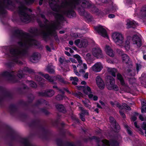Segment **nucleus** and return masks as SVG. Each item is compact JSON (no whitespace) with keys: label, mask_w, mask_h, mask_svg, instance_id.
<instances>
[{"label":"nucleus","mask_w":146,"mask_h":146,"mask_svg":"<svg viewBox=\"0 0 146 146\" xmlns=\"http://www.w3.org/2000/svg\"><path fill=\"white\" fill-rule=\"evenodd\" d=\"M59 61L61 63H62L64 61V58L60 57L59 59Z\"/></svg>","instance_id":"obj_54"},{"label":"nucleus","mask_w":146,"mask_h":146,"mask_svg":"<svg viewBox=\"0 0 146 146\" xmlns=\"http://www.w3.org/2000/svg\"><path fill=\"white\" fill-rule=\"evenodd\" d=\"M88 73L86 72L85 75H84V77L86 78H88Z\"/></svg>","instance_id":"obj_60"},{"label":"nucleus","mask_w":146,"mask_h":146,"mask_svg":"<svg viewBox=\"0 0 146 146\" xmlns=\"http://www.w3.org/2000/svg\"><path fill=\"white\" fill-rule=\"evenodd\" d=\"M79 110L81 111L82 113H80V116L83 121H85V119L84 118V115H88L89 113L88 111L86 110H85L82 107H79Z\"/></svg>","instance_id":"obj_18"},{"label":"nucleus","mask_w":146,"mask_h":146,"mask_svg":"<svg viewBox=\"0 0 146 146\" xmlns=\"http://www.w3.org/2000/svg\"><path fill=\"white\" fill-rule=\"evenodd\" d=\"M28 11H31L30 9L27 8L23 5H21L19 7V13L21 20L27 23L30 22L32 20L31 17L27 13Z\"/></svg>","instance_id":"obj_3"},{"label":"nucleus","mask_w":146,"mask_h":146,"mask_svg":"<svg viewBox=\"0 0 146 146\" xmlns=\"http://www.w3.org/2000/svg\"><path fill=\"white\" fill-rule=\"evenodd\" d=\"M56 108L59 111L61 112H63L64 110V106L61 104H57L56 106Z\"/></svg>","instance_id":"obj_32"},{"label":"nucleus","mask_w":146,"mask_h":146,"mask_svg":"<svg viewBox=\"0 0 146 146\" xmlns=\"http://www.w3.org/2000/svg\"><path fill=\"white\" fill-rule=\"evenodd\" d=\"M92 55L98 59L103 58L104 55L101 48L98 46L94 47L92 50Z\"/></svg>","instance_id":"obj_8"},{"label":"nucleus","mask_w":146,"mask_h":146,"mask_svg":"<svg viewBox=\"0 0 146 146\" xmlns=\"http://www.w3.org/2000/svg\"><path fill=\"white\" fill-rule=\"evenodd\" d=\"M82 70H86L87 68V66L85 63H82Z\"/></svg>","instance_id":"obj_53"},{"label":"nucleus","mask_w":146,"mask_h":146,"mask_svg":"<svg viewBox=\"0 0 146 146\" xmlns=\"http://www.w3.org/2000/svg\"><path fill=\"white\" fill-rule=\"evenodd\" d=\"M35 79L37 81H38L39 82L41 83L42 82H40V81H42V82H43V81L44 80V79L41 78L40 76L39 77L38 76H35Z\"/></svg>","instance_id":"obj_44"},{"label":"nucleus","mask_w":146,"mask_h":146,"mask_svg":"<svg viewBox=\"0 0 146 146\" xmlns=\"http://www.w3.org/2000/svg\"><path fill=\"white\" fill-rule=\"evenodd\" d=\"M105 50L107 54L111 57H113L114 54L112 49L109 46L106 45L105 48Z\"/></svg>","instance_id":"obj_19"},{"label":"nucleus","mask_w":146,"mask_h":146,"mask_svg":"<svg viewBox=\"0 0 146 146\" xmlns=\"http://www.w3.org/2000/svg\"><path fill=\"white\" fill-rule=\"evenodd\" d=\"M97 84L98 87L100 89H103L105 86L104 83L100 77L97 76L96 78Z\"/></svg>","instance_id":"obj_15"},{"label":"nucleus","mask_w":146,"mask_h":146,"mask_svg":"<svg viewBox=\"0 0 146 146\" xmlns=\"http://www.w3.org/2000/svg\"><path fill=\"white\" fill-rule=\"evenodd\" d=\"M67 98L66 97H64L63 95H58L56 97V99L58 100H60L64 98Z\"/></svg>","instance_id":"obj_36"},{"label":"nucleus","mask_w":146,"mask_h":146,"mask_svg":"<svg viewBox=\"0 0 146 146\" xmlns=\"http://www.w3.org/2000/svg\"><path fill=\"white\" fill-rule=\"evenodd\" d=\"M22 142L25 146H33V145L29 142L27 139H23Z\"/></svg>","instance_id":"obj_28"},{"label":"nucleus","mask_w":146,"mask_h":146,"mask_svg":"<svg viewBox=\"0 0 146 146\" xmlns=\"http://www.w3.org/2000/svg\"><path fill=\"white\" fill-rule=\"evenodd\" d=\"M74 43L77 47L79 48L85 47L88 44V40L85 38H81L76 40Z\"/></svg>","instance_id":"obj_10"},{"label":"nucleus","mask_w":146,"mask_h":146,"mask_svg":"<svg viewBox=\"0 0 146 146\" xmlns=\"http://www.w3.org/2000/svg\"><path fill=\"white\" fill-rule=\"evenodd\" d=\"M112 38L114 42L117 45L120 46L124 45L125 40L124 36L121 33L114 32L112 34Z\"/></svg>","instance_id":"obj_4"},{"label":"nucleus","mask_w":146,"mask_h":146,"mask_svg":"<svg viewBox=\"0 0 146 146\" xmlns=\"http://www.w3.org/2000/svg\"><path fill=\"white\" fill-rule=\"evenodd\" d=\"M108 72L114 77L116 76L115 73L117 72V70L114 68L107 67Z\"/></svg>","instance_id":"obj_21"},{"label":"nucleus","mask_w":146,"mask_h":146,"mask_svg":"<svg viewBox=\"0 0 146 146\" xmlns=\"http://www.w3.org/2000/svg\"><path fill=\"white\" fill-rule=\"evenodd\" d=\"M124 127L126 129L128 133L129 134L131 135L132 134V131L131 130V128L129 127L127 125H124Z\"/></svg>","instance_id":"obj_39"},{"label":"nucleus","mask_w":146,"mask_h":146,"mask_svg":"<svg viewBox=\"0 0 146 146\" xmlns=\"http://www.w3.org/2000/svg\"><path fill=\"white\" fill-rule=\"evenodd\" d=\"M138 115L137 113H135V115L132 116L131 117V119L132 121H135L137 119V116Z\"/></svg>","instance_id":"obj_48"},{"label":"nucleus","mask_w":146,"mask_h":146,"mask_svg":"<svg viewBox=\"0 0 146 146\" xmlns=\"http://www.w3.org/2000/svg\"><path fill=\"white\" fill-rule=\"evenodd\" d=\"M54 67L52 66H48L46 68V70L50 73H52L54 72Z\"/></svg>","instance_id":"obj_29"},{"label":"nucleus","mask_w":146,"mask_h":146,"mask_svg":"<svg viewBox=\"0 0 146 146\" xmlns=\"http://www.w3.org/2000/svg\"><path fill=\"white\" fill-rule=\"evenodd\" d=\"M74 57L77 59L78 63L80 64H82V62L81 59V57L78 55H76L74 56Z\"/></svg>","instance_id":"obj_35"},{"label":"nucleus","mask_w":146,"mask_h":146,"mask_svg":"<svg viewBox=\"0 0 146 146\" xmlns=\"http://www.w3.org/2000/svg\"><path fill=\"white\" fill-rule=\"evenodd\" d=\"M102 142L104 146L111 145V146H117L118 143L117 141H114L111 142L110 143L106 139H104L102 141Z\"/></svg>","instance_id":"obj_16"},{"label":"nucleus","mask_w":146,"mask_h":146,"mask_svg":"<svg viewBox=\"0 0 146 146\" xmlns=\"http://www.w3.org/2000/svg\"><path fill=\"white\" fill-rule=\"evenodd\" d=\"M142 107L141 108V112L142 113L146 112V103L143 102L142 103Z\"/></svg>","instance_id":"obj_33"},{"label":"nucleus","mask_w":146,"mask_h":146,"mask_svg":"<svg viewBox=\"0 0 146 146\" xmlns=\"http://www.w3.org/2000/svg\"><path fill=\"white\" fill-rule=\"evenodd\" d=\"M122 59L123 62L125 63H127L129 61V58L126 54H123L122 55Z\"/></svg>","instance_id":"obj_26"},{"label":"nucleus","mask_w":146,"mask_h":146,"mask_svg":"<svg viewBox=\"0 0 146 146\" xmlns=\"http://www.w3.org/2000/svg\"><path fill=\"white\" fill-rule=\"evenodd\" d=\"M26 1L29 3H32L34 2V0H26Z\"/></svg>","instance_id":"obj_61"},{"label":"nucleus","mask_w":146,"mask_h":146,"mask_svg":"<svg viewBox=\"0 0 146 146\" xmlns=\"http://www.w3.org/2000/svg\"><path fill=\"white\" fill-rule=\"evenodd\" d=\"M142 66L140 64H136V69L137 72H138L139 70L141 68Z\"/></svg>","instance_id":"obj_49"},{"label":"nucleus","mask_w":146,"mask_h":146,"mask_svg":"<svg viewBox=\"0 0 146 146\" xmlns=\"http://www.w3.org/2000/svg\"><path fill=\"white\" fill-rule=\"evenodd\" d=\"M108 17L109 18H113L115 17V15L114 14H110L108 15Z\"/></svg>","instance_id":"obj_57"},{"label":"nucleus","mask_w":146,"mask_h":146,"mask_svg":"<svg viewBox=\"0 0 146 146\" xmlns=\"http://www.w3.org/2000/svg\"><path fill=\"white\" fill-rule=\"evenodd\" d=\"M70 80L72 81V83L74 85H77V82L78 81V79L76 77H71L70 78Z\"/></svg>","instance_id":"obj_31"},{"label":"nucleus","mask_w":146,"mask_h":146,"mask_svg":"<svg viewBox=\"0 0 146 146\" xmlns=\"http://www.w3.org/2000/svg\"><path fill=\"white\" fill-rule=\"evenodd\" d=\"M69 43L70 45H72L73 44V42L72 41H70Z\"/></svg>","instance_id":"obj_64"},{"label":"nucleus","mask_w":146,"mask_h":146,"mask_svg":"<svg viewBox=\"0 0 146 146\" xmlns=\"http://www.w3.org/2000/svg\"><path fill=\"white\" fill-rule=\"evenodd\" d=\"M29 85L31 87L33 88H36L37 87V85L34 82L31 81L29 82Z\"/></svg>","instance_id":"obj_43"},{"label":"nucleus","mask_w":146,"mask_h":146,"mask_svg":"<svg viewBox=\"0 0 146 146\" xmlns=\"http://www.w3.org/2000/svg\"><path fill=\"white\" fill-rule=\"evenodd\" d=\"M72 66L74 70V72L75 74L78 76H79L80 75L79 74V73L78 72L77 70H76L77 68L75 65H72Z\"/></svg>","instance_id":"obj_41"},{"label":"nucleus","mask_w":146,"mask_h":146,"mask_svg":"<svg viewBox=\"0 0 146 146\" xmlns=\"http://www.w3.org/2000/svg\"><path fill=\"white\" fill-rule=\"evenodd\" d=\"M38 31L37 29H34V31L31 34H32L33 36H36L38 35Z\"/></svg>","instance_id":"obj_45"},{"label":"nucleus","mask_w":146,"mask_h":146,"mask_svg":"<svg viewBox=\"0 0 146 146\" xmlns=\"http://www.w3.org/2000/svg\"><path fill=\"white\" fill-rule=\"evenodd\" d=\"M109 119L110 122L115 126L116 128L118 130L120 129L119 126L118 125V124L116 123L115 120L113 117H110Z\"/></svg>","instance_id":"obj_23"},{"label":"nucleus","mask_w":146,"mask_h":146,"mask_svg":"<svg viewBox=\"0 0 146 146\" xmlns=\"http://www.w3.org/2000/svg\"><path fill=\"white\" fill-rule=\"evenodd\" d=\"M77 67L78 69H79V72H84V71L83 70H82V64H79L77 65Z\"/></svg>","instance_id":"obj_38"},{"label":"nucleus","mask_w":146,"mask_h":146,"mask_svg":"<svg viewBox=\"0 0 146 146\" xmlns=\"http://www.w3.org/2000/svg\"><path fill=\"white\" fill-rule=\"evenodd\" d=\"M102 0V2H103L104 3H109L110 5H113V2L112 0Z\"/></svg>","instance_id":"obj_46"},{"label":"nucleus","mask_w":146,"mask_h":146,"mask_svg":"<svg viewBox=\"0 0 146 146\" xmlns=\"http://www.w3.org/2000/svg\"><path fill=\"white\" fill-rule=\"evenodd\" d=\"M116 6L114 5L112 6V7L111 8V9L110 11H111V12H115L116 10Z\"/></svg>","instance_id":"obj_52"},{"label":"nucleus","mask_w":146,"mask_h":146,"mask_svg":"<svg viewBox=\"0 0 146 146\" xmlns=\"http://www.w3.org/2000/svg\"><path fill=\"white\" fill-rule=\"evenodd\" d=\"M95 30L100 35L104 37H108L106 30L102 26L99 25L94 27Z\"/></svg>","instance_id":"obj_11"},{"label":"nucleus","mask_w":146,"mask_h":146,"mask_svg":"<svg viewBox=\"0 0 146 146\" xmlns=\"http://www.w3.org/2000/svg\"><path fill=\"white\" fill-rule=\"evenodd\" d=\"M70 60L72 63H77V61L74 59L72 58H70Z\"/></svg>","instance_id":"obj_58"},{"label":"nucleus","mask_w":146,"mask_h":146,"mask_svg":"<svg viewBox=\"0 0 146 146\" xmlns=\"http://www.w3.org/2000/svg\"><path fill=\"white\" fill-rule=\"evenodd\" d=\"M103 68V66L102 63L98 62L96 63L90 69L94 72H99Z\"/></svg>","instance_id":"obj_12"},{"label":"nucleus","mask_w":146,"mask_h":146,"mask_svg":"<svg viewBox=\"0 0 146 146\" xmlns=\"http://www.w3.org/2000/svg\"><path fill=\"white\" fill-rule=\"evenodd\" d=\"M10 0H0V15L6 13L5 8H7V6L11 4Z\"/></svg>","instance_id":"obj_9"},{"label":"nucleus","mask_w":146,"mask_h":146,"mask_svg":"<svg viewBox=\"0 0 146 146\" xmlns=\"http://www.w3.org/2000/svg\"><path fill=\"white\" fill-rule=\"evenodd\" d=\"M65 53L68 56H70V53L68 51H65Z\"/></svg>","instance_id":"obj_62"},{"label":"nucleus","mask_w":146,"mask_h":146,"mask_svg":"<svg viewBox=\"0 0 146 146\" xmlns=\"http://www.w3.org/2000/svg\"><path fill=\"white\" fill-rule=\"evenodd\" d=\"M133 44H135L138 47H140L141 45V42L140 38L138 36L135 35L133 37L132 39Z\"/></svg>","instance_id":"obj_14"},{"label":"nucleus","mask_w":146,"mask_h":146,"mask_svg":"<svg viewBox=\"0 0 146 146\" xmlns=\"http://www.w3.org/2000/svg\"><path fill=\"white\" fill-rule=\"evenodd\" d=\"M54 94V92L52 90H49L43 92L42 95L45 96L51 97Z\"/></svg>","instance_id":"obj_22"},{"label":"nucleus","mask_w":146,"mask_h":146,"mask_svg":"<svg viewBox=\"0 0 146 146\" xmlns=\"http://www.w3.org/2000/svg\"><path fill=\"white\" fill-rule=\"evenodd\" d=\"M13 72L9 73L7 72H5L1 74V76L2 77H7L9 78H14L13 75Z\"/></svg>","instance_id":"obj_24"},{"label":"nucleus","mask_w":146,"mask_h":146,"mask_svg":"<svg viewBox=\"0 0 146 146\" xmlns=\"http://www.w3.org/2000/svg\"><path fill=\"white\" fill-rule=\"evenodd\" d=\"M82 102L86 107L90 110H91V103L89 100H86L84 101H83Z\"/></svg>","instance_id":"obj_25"},{"label":"nucleus","mask_w":146,"mask_h":146,"mask_svg":"<svg viewBox=\"0 0 146 146\" xmlns=\"http://www.w3.org/2000/svg\"><path fill=\"white\" fill-rule=\"evenodd\" d=\"M141 13L143 14V16L146 17V10L145 11H143L142 10L141 12Z\"/></svg>","instance_id":"obj_55"},{"label":"nucleus","mask_w":146,"mask_h":146,"mask_svg":"<svg viewBox=\"0 0 146 146\" xmlns=\"http://www.w3.org/2000/svg\"><path fill=\"white\" fill-rule=\"evenodd\" d=\"M117 78L118 80H119L120 83L122 85L124 84V82L121 75L120 74H117Z\"/></svg>","instance_id":"obj_30"},{"label":"nucleus","mask_w":146,"mask_h":146,"mask_svg":"<svg viewBox=\"0 0 146 146\" xmlns=\"http://www.w3.org/2000/svg\"><path fill=\"white\" fill-rule=\"evenodd\" d=\"M125 42H126V44L127 45H126V46L125 45V47H127L128 48H129V42L126 41Z\"/></svg>","instance_id":"obj_59"},{"label":"nucleus","mask_w":146,"mask_h":146,"mask_svg":"<svg viewBox=\"0 0 146 146\" xmlns=\"http://www.w3.org/2000/svg\"><path fill=\"white\" fill-rule=\"evenodd\" d=\"M79 89H82L84 93L88 95V97L91 100L94 101H97L98 99V97L96 96H94L92 94L91 90L90 87L87 86H79Z\"/></svg>","instance_id":"obj_6"},{"label":"nucleus","mask_w":146,"mask_h":146,"mask_svg":"<svg viewBox=\"0 0 146 146\" xmlns=\"http://www.w3.org/2000/svg\"><path fill=\"white\" fill-rule=\"evenodd\" d=\"M97 107L100 109L102 108V107L98 103H97Z\"/></svg>","instance_id":"obj_63"},{"label":"nucleus","mask_w":146,"mask_h":146,"mask_svg":"<svg viewBox=\"0 0 146 146\" xmlns=\"http://www.w3.org/2000/svg\"><path fill=\"white\" fill-rule=\"evenodd\" d=\"M33 71L28 68L25 67L23 70L19 71L17 74V76L20 78H21L23 77V74L25 73H31L33 72Z\"/></svg>","instance_id":"obj_13"},{"label":"nucleus","mask_w":146,"mask_h":146,"mask_svg":"<svg viewBox=\"0 0 146 146\" xmlns=\"http://www.w3.org/2000/svg\"><path fill=\"white\" fill-rule=\"evenodd\" d=\"M119 112L120 115H121V116L123 117H124L125 116V115L123 112L121 110L119 111Z\"/></svg>","instance_id":"obj_56"},{"label":"nucleus","mask_w":146,"mask_h":146,"mask_svg":"<svg viewBox=\"0 0 146 146\" xmlns=\"http://www.w3.org/2000/svg\"><path fill=\"white\" fill-rule=\"evenodd\" d=\"M92 56L89 53L86 54L85 56V58L87 61H90L92 59Z\"/></svg>","instance_id":"obj_34"},{"label":"nucleus","mask_w":146,"mask_h":146,"mask_svg":"<svg viewBox=\"0 0 146 146\" xmlns=\"http://www.w3.org/2000/svg\"><path fill=\"white\" fill-rule=\"evenodd\" d=\"M38 74L39 75H41L42 76L44 77L45 79L50 82L53 83L54 81L58 80L61 82L64 83H65V81H64V79L59 75H58L56 76H54L51 77L49 76L48 74H45V75H44L42 73L40 72H39Z\"/></svg>","instance_id":"obj_7"},{"label":"nucleus","mask_w":146,"mask_h":146,"mask_svg":"<svg viewBox=\"0 0 146 146\" xmlns=\"http://www.w3.org/2000/svg\"><path fill=\"white\" fill-rule=\"evenodd\" d=\"M15 32L18 35L20 40L18 44L21 46V49H19L16 46L12 47L10 50V54L11 56L15 58L14 60L15 62L21 64V62L17 58L26 53L27 48L29 46L36 45V41L29 34L24 33L22 31L19 29H16Z\"/></svg>","instance_id":"obj_2"},{"label":"nucleus","mask_w":146,"mask_h":146,"mask_svg":"<svg viewBox=\"0 0 146 146\" xmlns=\"http://www.w3.org/2000/svg\"><path fill=\"white\" fill-rule=\"evenodd\" d=\"M73 94L74 96L78 98H80L82 96V94L80 92L74 93H73Z\"/></svg>","instance_id":"obj_40"},{"label":"nucleus","mask_w":146,"mask_h":146,"mask_svg":"<svg viewBox=\"0 0 146 146\" xmlns=\"http://www.w3.org/2000/svg\"><path fill=\"white\" fill-rule=\"evenodd\" d=\"M127 25L128 28H135L138 25V24L133 20L127 19Z\"/></svg>","instance_id":"obj_17"},{"label":"nucleus","mask_w":146,"mask_h":146,"mask_svg":"<svg viewBox=\"0 0 146 146\" xmlns=\"http://www.w3.org/2000/svg\"><path fill=\"white\" fill-rule=\"evenodd\" d=\"M40 58V54L37 52L34 53L31 58V61L35 63Z\"/></svg>","instance_id":"obj_20"},{"label":"nucleus","mask_w":146,"mask_h":146,"mask_svg":"<svg viewBox=\"0 0 146 146\" xmlns=\"http://www.w3.org/2000/svg\"><path fill=\"white\" fill-rule=\"evenodd\" d=\"M110 103L112 106L114 107H117L119 109H121L122 107L119 103L116 101H115L113 102L111 101L110 102Z\"/></svg>","instance_id":"obj_27"},{"label":"nucleus","mask_w":146,"mask_h":146,"mask_svg":"<svg viewBox=\"0 0 146 146\" xmlns=\"http://www.w3.org/2000/svg\"><path fill=\"white\" fill-rule=\"evenodd\" d=\"M53 88H57V89L58 90V91H59L60 93H61L62 94H64V91L58 88L55 85L53 86Z\"/></svg>","instance_id":"obj_51"},{"label":"nucleus","mask_w":146,"mask_h":146,"mask_svg":"<svg viewBox=\"0 0 146 146\" xmlns=\"http://www.w3.org/2000/svg\"><path fill=\"white\" fill-rule=\"evenodd\" d=\"M122 107L121 109H123V108H124L125 109L128 110H131V108L130 107L127 105L126 104H123L122 106H121Z\"/></svg>","instance_id":"obj_42"},{"label":"nucleus","mask_w":146,"mask_h":146,"mask_svg":"<svg viewBox=\"0 0 146 146\" xmlns=\"http://www.w3.org/2000/svg\"><path fill=\"white\" fill-rule=\"evenodd\" d=\"M141 127L143 130L145 131V133L146 134V123L143 122Z\"/></svg>","instance_id":"obj_47"},{"label":"nucleus","mask_w":146,"mask_h":146,"mask_svg":"<svg viewBox=\"0 0 146 146\" xmlns=\"http://www.w3.org/2000/svg\"><path fill=\"white\" fill-rule=\"evenodd\" d=\"M49 3L52 9L57 12V15L55 16L56 21L55 22L49 23L47 20L45 19L44 16L41 14L42 18L44 19L45 21V25L43 26L40 24V21L37 19V22L42 27L40 34L44 38H48L50 36L55 37L56 36L55 30L58 29V26L60 22L64 20L63 15H66L70 18L76 16V14L73 9L75 8L76 5L81 4L82 6L85 8H89L91 5L90 1L85 0H69L68 2L66 1L60 6L56 4L55 0H49Z\"/></svg>","instance_id":"obj_1"},{"label":"nucleus","mask_w":146,"mask_h":146,"mask_svg":"<svg viewBox=\"0 0 146 146\" xmlns=\"http://www.w3.org/2000/svg\"><path fill=\"white\" fill-rule=\"evenodd\" d=\"M107 84L106 86L107 88L110 90H113L117 91L119 90V87L115 84V80L114 78L110 76H108L107 78Z\"/></svg>","instance_id":"obj_5"},{"label":"nucleus","mask_w":146,"mask_h":146,"mask_svg":"<svg viewBox=\"0 0 146 146\" xmlns=\"http://www.w3.org/2000/svg\"><path fill=\"white\" fill-rule=\"evenodd\" d=\"M139 118L142 121H145L146 120V116L143 117L141 115H139Z\"/></svg>","instance_id":"obj_50"},{"label":"nucleus","mask_w":146,"mask_h":146,"mask_svg":"<svg viewBox=\"0 0 146 146\" xmlns=\"http://www.w3.org/2000/svg\"><path fill=\"white\" fill-rule=\"evenodd\" d=\"M71 36L74 38L80 37L81 35L79 33H72L71 34Z\"/></svg>","instance_id":"obj_37"}]
</instances>
